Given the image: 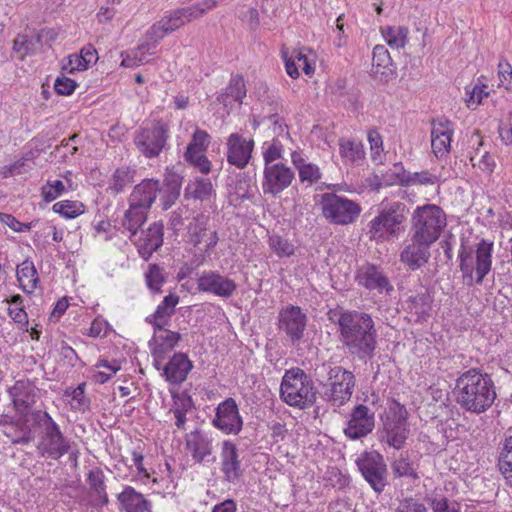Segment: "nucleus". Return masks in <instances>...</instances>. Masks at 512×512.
Instances as JSON below:
<instances>
[{"instance_id": "nucleus-29", "label": "nucleus", "mask_w": 512, "mask_h": 512, "mask_svg": "<svg viewBox=\"0 0 512 512\" xmlns=\"http://www.w3.org/2000/svg\"><path fill=\"white\" fill-rule=\"evenodd\" d=\"M185 445L192 458L199 463L203 462L213 451L212 437L202 430H195L186 434Z\"/></svg>"}, {"instance_id": "nucleus-53", "label": "nucleus", "mask_w": 512, "mask_h": 512, "mask_svg": "<svg viewBox=\"0 0 512 512\" xmlns=\"http://www.w3.org/2000/svg\"><path fill=\"white\" fill-rule=\"evenodd\" d=\"M269 246L279 257L290 256L294 253L293 244L278 235L270 236Z\"/></svg>"}, {"instance_id": "nucleus-51", "label": "nucleus", "mask_w": 512, "mask_h": 512, "mask_svg": "<svg viewBox=\"0 0 512 512\" xmlns=\"http://www.w3.org/2000/svg\"><path fill=\"white\" fill-rule=\"evenodd\" d=\"M96 367H104L109 370V372L97 371L93 374L94 381L100 384H104L107 381H109L112 378V376L121 369L119 362H117L116 360L112 362H109L107 360H100Z\"/></svg>"}, {"instance_id": "nucleus-30", "label": "nucleus", "mask_w": 512, "mask_h": 512, "mask_svg": "<svg viewBox=\"0 0 512 512\" xmlns=\"http://www.w3.org/2000/svg\"><path fill=\"white\" fill-rule=\"evenodd\" d=\"M159 334L154 337L155 345L152 349L154 366L157 370L161 369L166 356L177 346L181 340V334L162 328L158 330Z\"/></svg>"}, {"instance_id": "nucleus-5", "label": "nucleus", "mask_w": 512, "mask_h": 512, "mask_svg": "<svg viewBox=\"0 0 512 512\" xmlns=\"http://www.w3.org/2000/svg\"><path fill=\"white\" fill-rule=\"evenodd\" d=\"M280 396L288 405L303 409L314 404L316 390L310 376L296 367L285 372L280 386Z\"/></svg>"}, {"instance_id": "nucleus-9", "label": "nucleus", "mask_w": 512, "mask_h": 512, "mask_svg": "<svg viewBox=\"0 0 512 512\" xmlns=\"http://www.w3.org/2000/svg\"><path fill=\"white\" fill-rule=\"evenodd\" d=\"M408 411L397 401H393L383 419L381 439L394 449H401L408 438Z\"/></svg>"}, {"instance_id": "nucleus-56", "label": "nucleus", "mask_w": 512, "mask_h": 512, "mask_svg": "<svg viewBox=\"0 0 512 512\" xmlns=\"http://www.w3.org/2000/svg\"><path fill=\"white\" fill-rule=\"evenodd\" d=\"M66 397H71L70 405L72 408L81 410L85 408L88 404L85 398V384H79L76 388L71 391L67 390L65 392Z\"/></svg>"}, {"instance_id": "nucleus-33", "label": "nucleus", "mask_w": 512, "mask_h": 512, "mask_svg": "<svg viewBox=\"0 0 512 512\" xmlns=\"http://www.w3.org/2000/svg\"><path fill=\"white\" fill-rule=\"evenodd\" d=\"M395 67L389 51L384 45H376L372 53V72L380 76L381 81H388L394 76Z\"/></svg>"}, {"instance_id": "nucleus-36", "label": "nucleus", "mask_w": 512, "mask_h": 512, "mask_svg": "<svg viewBox=\"0 0 512 512\" xmlns=\"http://www.w3.org/2000/svg\"><path fill=\"white\" fill-rule=\"evenodd\" d=\"M87 482L91 491L92 505L102 507L109 503L104 483V473L101 469L95 468L89 471Z\"/></svg>"}, {"instance_id": "nucleus-63", "label": "nucleus", "mask_w": 512, "mask_h": 512, "mask_svg": "<svg viewBox=\"0 0 512 512\" xmlns=\"http://www.w3.org/2000/svg\"><path fill=\"white\" fill-rule=\"evenodd\" d=\"M368 141L370 144L371 156L373 160L380 158L383 152V139L382 136L376 130H370L368 132Z\"/></svg>"}, {"instance_id": "nucleus-55", "label": "nucleus", "mask_w": 512, "mask_h": 512, "mask_svg": "<svg viewBox=\"0 0 512 512\" xmlns=\"http://www.w3.org/2000/svg\"><path fill=\"white\" fill-rule=\"evenodd\" d=\"M392 469L396 476L418 479V474L407 457L401 456L399 459L395 460L392 464Z\"/></svg>"}, {"instance_id": "nucleus-26", "label": "nucleus", "mask_w": 512, "mask_h": 512, "mask_svg": "<svg viewBox=\"0 0 512 512\" xmlns=\"http://www.w3.org/2000/svg\"><path fill=\"white\" fill-rule=\"evenodd\" d=\"M453 133V124L449 120L437 119L432 122L431 146L437 158L449 153Z\"/></svg>"}, {"instance_id": "nucleus-34", "label": "nucleus", "mask_w": 512, "mask_h": 512, "mask_svg": "<svg viewBox=\"0 0 512 512\" xmlns=\"http://www.w3.org/2000/svg\"><path fill=\"white\" fill-rule=\"evenodd\" d=\"M182 178L175 174H167L160 183V202L163 210H168L178 200L181 192Z\"/></svg>"}, {"instance_id": "nucleus-14", "label": "nucleus", "mask_w": 512, "mask_h": 512, "mask_svg": "<svg viewBox=\"0 0 512 512\" xmlns=\"http://www.w3.org/2000/svg\"><path fill=\"white\" fill-rule=\"evenodd\" d=\"M307 325V316L299 306L286 305L278 315V327L283 331L291 343L300 342L304 336Z\"/></svg>"}, {"instance_id": "nucleus-64", "label": "nucleus", "mask_w": 512, "mask_h": 512, "mask_svg": "<svg viewBox=\"0 0 512 512\" xmlns=\"http://www.w3.org/2000/svg\"><path fill=\"white\" fill-rule=\"evenodd\" d=\"M189 216V209L186 206H180L171 213L169 225L172 230L177 232L184 225V220Z\"/></svg>"}, {"instance_id": "nucleus-49", "label": "nucleus", "mask_w": 512, "mask_h": 512, "mask_svg": "<svg viewBox=\"0 0 512 512\" xmlns=\"http://www.w3.org/2000/svg\"><path fill=\"white\" fill-rule=\"evenodd\" d=\"M66 190V186L63 181L55 179H48L46 184L41 188V195L45 202H52L61 196Z\"/></svg>"}, {"instance_id": "nucleus-48", "label": "nucleus", "mask_w": 512, "mask_h": 512, "mask_svg": "<svg viewBox=\"0 0 512 512\" xmlns=\"http://www.w3.org/2000/svg\"><path fill=\"white\" fill-rule=\"evenodd\" d=\"M209 142L210 135L205 130L197 128L192 135V139L188 144L184 155L205 152L209 145Z\"/></svg>"}, {"instance_id": "nucleus-4", "label": "nucleus", "mask_w": 512, "mask_h": 512, "mask_svg": "<svg viewBox=\"0 0 512 512\" xmlns=\"http://www.w3.org/2000/svg\"><path fill=\"white\" fill-rule=\"evenodd\" d=\"M326 377L320 382L322 398L333 407L345 405L352 397L356 378L352 371L340 365H323Z\"/></svg>"}, {"instance_id": "nucleus-27", "label": "nucleus", "mask_w": 512, "mask_h": 512, "mask_svg": "<svg viewBox=\"0 0 512 512\" xmlns=\"http://www.w3.org/2000/svg\"><path fill=\"white\" fill-rule=\"evenodd\" d=\"M193 368V363L185 353H175L170 360L161 365L163 376L171 384H181L184 382Z\"/></svg>"}, {"instance_id": "nucleus-16", "label": "nucleus", "mask_w": 512, "mask_h": 512, "mask_svg": "<svg viewBox=\"0 0 512 512\" xmlns=\"http://www.w3.org/2000/svg\"><path fill=\"white\" fill-rule=\"evenodd\" d=\"M212 424L225 434L237 435L241 431L243 420L233 398H227L218 404Z\"/></svg>"}, {"instance_id": "nucleus-62", "label": "nucleus", "mask_w": 512, "mask_h": 512, "mask_svg": "<svg viewBox=\"0 0 512 512\" xmlns=\"http://www.w3.org/2000/svg\"><path fill=\"white\" fill-rule=\"evenodd\" d=\"M146 41L139 44L137 48L131 50L132 52H138L137 56H140L142 59V64L148 62L147 56H152L155 54V50L159 41L155 39H149L146 35Z\"/></svg>"}, {"instance_id": "nucleus-23", "label": "nucleus", "mask_w": 512, "mask_h": 512, "mask_svg": "<svg viewBox=\"0 0 512 512\" xmlns=\"http://www.w3.org/2000/svg\"><path fill=\"white\" fill-rule=\"evenodd\" d=\"M220 460L224 479L231 484L238 483L243 475V469L235 443L230 440L222 442Z\"/></svg>"}, {"instance_id": "nucleus-59", "label": "nucleus", "mask_w": 512, "mask_h": 512, "mask_svg": "<svg viewBox=\"0 0 512 512\" xmlns=\"http://www.w3.org/2000/svg\"><path fill=\"white\" fill-rule=\"evenodd\" d=\"M206 230V220L204 217H196L189 224L190 242L197 246L201 243L202 233Z\"/></svg>"}, {"instance_id": "nucleus-21", "label": "nucleus", "mask_w": 512, "mask_h": 512, "mask_svg": "<svg viewBox=\"0 0 512 512\" xmlns=\"http://www.w3.org/2000/svg\"><path fill=\"white\" fill-rule=\"evenodd\" d=\"M227 162L238 169L245 168L254 149V140L246 139L239 133H232L227 139Z\"/></svg>"}, {"instance_id": "nucleus-19", "label": "nucleus", "mask_w": 512, "mask_h": 512, "mask_svg": "<svg viewBox=\"0 0 512 512\" xmlns=\"http://www.w3.org/2000/svg\"><path fill=\"white\" fill-rule=\"evenodd\" d=\"M294 177L295 174L292 169L281 162L265 167L262 183L263 193L273 196L281 193L291 185Z\"/></svg>"}, {"instance_id": "nucleus-18", "label": "nucleus", "mask_w": 512, "mask_h": 512, "mask_svg": "<svg viewBox=\"0 0 512 512\" xmlns=\"http://www.w3.org/2000/svg\"><path fill=\"white\" fill-rule=\"evenodd\" d=\"M409 236L410 238L406 241L400 252V262L408 267V269L415 271L429 262L432 244L411 235Z\"/></svg>"}, {"instance_id": "nucleus-28", "label": "nucleus", "mask_w": 512, "mask_h": 512, "mask_svg": "<svg viewBox=\"0 0 512 512\" xmlns=\"http://www.w3.org/2000/svg\"><path fill=\"white\" fill-rule=\"evenodd\" d=\"M159 190L160 182L158 180L144 179L134 187L129 196V204L148 212L155 202Z\"/></svg>"}, {"instance_id": "nucleus-20", "label": "nucleus", "mask_w": 512, "mask_h": 512, "mask_svg": "<svg viewBox=\"0 0 512 512\" xmlns=\"http://www.w3.org/2000/svg\"><path fill=\"white\" fill-rule=\"evenodd\" d=\"M198 290L228 299L237 289L234 280L217 271H204L197 280Z\"/></svg>"}, {"instance_id": "nucleus-44", "label": "nucleus", "mask_w": 512, "mask_h": 512, "mask_svg": "<svg viewBox=\"0 0 512 512\" xmlns=\"http://www.w3.org/2000/svg\"><path fill=\"white\" fill-rule=\"evenodd\" d=\"M214 194V188L209 179L197 178L186 187V196L205 201Z\"/></svg>"}, {"instance_id": "nucleus-11", "label": "nucleus", "mask_w": 512, "mask_h": 512, "mask_svg": "<svg viewBox=\"0 0 512 512\" xmlns=\"http://www.w3.org/2000/svg\"><path fill=\"white\" fill-rule=\"evenodd\" d=\"M323 216L333 224L347 225L354 222L361 212L358 203L334 193L322 195Z\"/></svg>"}, {"instance_id": "nucleus-8", "label": "nucleus", "mask_w": 512, "mask_h": 512, "mask_svg": "<svg viewBox=\"0 0 512 512\" xmlns=\"http://www.w3.org/2000/svg\"><path fill=\"white\" fill-rule=\"evenodd\" d=\"M446 226V216L443 210L432 204L417 207L411 219L409 235L434 244Z\"/></svg>"}, {"instance_id": "nucleus-25", "label": "nucleus", "mask_w": 512, "mask_h": 512, "mask_svg": "<svg viewBox=\"0 0 512 512\" xmlns=\"http://www.w3.org/2000/svg\"><path fill=\"white\" fill-rule=\"evenodd\" d=\"M131 241L138 247L140 256L148 260L152 254L162 246L163 243V224L154 222L147 230H142L140 235Z\"/></svg>"}, {"instance_id": "nucleus-45", "label": "nucleus", "mask_w": 512, "mask_h": 512, "mask_svg": "<svg viewBox=\"0 0 512 512\" xmlns=\"http://www.w3.org/2000/svg\"><path fill=\"white\" fill-rule=\"evenodd\" d=\"M439 181L438 176L432 174L430 171L425 170L421 172H403L399 176V183L402 186L414 185H434Z\"/></svg>"}, {"instance_id": "nucleus-52", "label": "nucleus", "mask_w": 512, "mask_h": 512, "mask_svg": "<svg viewBox=\"0 0 512 512\" xmlns=\"http://www.w3.org/2000/svg\"><path fill=\"white\" fill-rule=\"evenodd\" d=\"M470 162L473 167H478L480 170L486 173H491L495 167L494 159L489 154V152L484 151L483 153H480L479 149H477L475 153L471 155Z\"/></svg>"}, {"instance_id": "nucleus-41", "label": "nucleus", "mask_w": 512, "mask_h": 512, "mask_svg": "<svg viewBox=\"0 0 512 512\" xmlns=\"http://www.w3.org/2000/svg\"><path fill=\"white\" fill-rule=\"evenodd\" d=\"M381 34L392 49L404 48L408 41L409 29L406 26H385Z\"/></svg>"}, {"instance_id": "nucleus-24", "label": "nucleus", "mask_w": 512, "mask_h": 512, "mask_svg": "<svg viewBox=\"0 0 512 512\" xmlns=\"http://www.w3.org/2000/svg\"><path fill=\"white\" fill-rule=\"evenodd\" d=\"M356 281L360 286L368 290H376L378 293H389L393 290L383 270L374 264L366 263L360 266L356 273Z\"/></svg>"}, {"instance_id": "nucleus-50", "label": "nucleus", "mask_w": 512, "mask_h": 512, "mask_svg": "<svg viewBox=\"0 0 512 512\" xmlns=\"http://www.w3.org/2000/svg\"><path fill=\"white\" fill-rule=\"evenodd\" d=\"M146 284L153 293H159L165 283L163 270L157 265H149L145 274Z\"/></svg>"}, {"instance_id": "nucleus-37", "label": "nucleus", "mask_w": 512, "mask_h": 512, "mask_svg": "<svg viewBox=\"0 0 512 512\" xmlns=\"http://www.w3.org/2000/svg\"><path fill=\"white\" fill-rule=\"evenodd\" d=\"M16 276L23 292L27 294H31L39 283L37 270L30 260H25L17 266Z\"/></svg>"}, {"instance_id": "nucleus-38", "label": "nucleus", "mask_w": 512, "mask_h": 512, "mask_svg": "<svg viewBox=\"0 0 512 512\" xmlns=\"http://www.w3.org/2000/svg\"><path fill=\"white\" fill-rule=\"evenodd\" d=\"M246 96V87L241 75L232 76L226 91L217 97V101L224 106L231 105L233 101L242 103Z\"/></svg>"}, {"instance_id": "nucleus-58", "label": "nucleus", "mask_w": 512, "mask_h": 512, "mask_svg": "<svg viewBox=\"0 0 512 512\" xmlns=\"http://www.w3.org/2000/svg\"><path fill=\"white\" fill-rule=\"evenodd\" d=\"M498 78L499 87H503L506 90H512V67L506 60H501L498 63Z\"/></svg>"}, {"instance_id": "nucleus-57", "label": "nucleus", "mask_w": 512, "mask_h": 512, "mask_svg": "<svg viewBox=\"0 0 512 512\" xmlns=\"http://www.w3.org/2000/svg\"><path fill=\"white\" fill-rule=\"evenodd\" d=\"M486 89V85H474L471 89L466 88V94L468 95L466 99L467 106L472 109L477 107L484 97H488L489 92Z\"/></svg>"}, {"instance_id": "nucleus-17", "label": "nucleus", "mask_w": 512, "mask_h": 512, "mask_svg": "<svg viewBox=\"0 0 512 512\" xmlns=\"http://www.w3.org/2000/svg\"><path fill=\"white\" fill-rule=\"evenodd\" d=\"M375 427V413L363 404L356 405L344 429V434L352 440H358L370 434Z\"/></svg>"}, {"instance_id": "nucleus-46", "label": "nucleus", "mask_w": 512, "mask_h": 512, "mask_svg": "<svg viewBox=\"0 0 512 512\" xmlns=\"http://www.w3.org/2000/svg\"><path fill=\"white\" fill-rule=\"evenodd\" d=\"M14 50L23 59L27 55H31L39 51L42 46L36 35L28 37L27 35L18 36L14 41Z\"/></svg>"}, {"instance_id": "nucleus-13", "label": "nucleus", "mask_w": 512, "mask_h": 512, "mask_svg": "<svg viewBox=\"0 0 512 512\" xmlns=\"http://www.w3.org/2000/svg\"><path fill=\"white\" fill-rule=\"evenodd\" d=\"M356 464L364 479L375 492H382L386 486L387 466L383 456L377 451L364 452Z\"/></svg>"}, {"instance_id": "nucleus-54", "label": "nucleus", "mask_w": 512, "mask_h": 512, "mask_svg": "<svg viewBox=\"0 0 512 512\" xmlns=\"http://www.w3.org/2000/svg\"><path fill=\"white\" fill-rule=\"evenodd\" d=\"M283 145L279 140L273 139L269 146L263 151L265 167L273 166L283 156Z\"/></svg>"}, {"instance_id": "nucleus-12", "label": "nucleus", "mask_w": 512, "mask_h": 512, "mask_svg": "<svg viewBox=\"0 0 512 512\" xmlns=\"http://www.w3.org/2000/svg\"><path fill=\"white\" fill-rule=\"evenodd\" d=\"M13 407L19 416H25L26 421H32L35 414H45V411L34 406L40 399V390L28 379H21L8 390Z\"/></svg>"}, {"instance_id": "nucleus-22", "label": "nucleus", "mask_w": 512, "mask_h": 512, "mask_svg": "<svg viewBox=\"0 0 512 512\" xmlns=\"http://www.w3.org/2000/svg\"><path fill=\"white\" fill-rule=\"evenodd\" d=\"M281 57L285 63L287 74L296 79L299 77L298 67H301L306 75L314 73V58L315 56L310 50L305 48L293 49L290 53L285 47L281 49Z\"/></svg>"}, {"instance_id": "nucleus-40", "label": "nucleus", "mask_w": 512, "mask_h": 512, "mask_svg": "<svg viewBox=\"0 0 512 512\" xmlns=\"http://www.w3.org/2000/svg\"><path fill=\"white\" fill-rule=\"evenodd\" d=\"M148 212L129 204V209L125 211L122 219V227L129 232L130 240L138 234L139 228L145 223Z\"/></svg>"}, {"instance_id": "nucleus-61", "label": "nucleus", "mask_w": 512, "mask_h": 512, "mask_svg": "<svg viewBox=\"0 0 512 512\" xmlns=\"http://www.w3.org/2000/svg\"><path fill=\"white\" fill-rule=\"evenodd\" d=\"M185 160L196 167L201 173L208 174L211 171V162L203 152L184 155Z\"/></svg>"}, {"instance_id": "nucleus-39", "label": "nucleus", "mask_w": 512, "mask_h": 512, "mask_svg": "<svg viewBox=\"0 0 512 512\" xmlns=\"http://www.w3.org/2000/svg\"><path fill=\"white\" fill-rule=\"evenodd\" d=\"M291 160L298 170L299 179L302 183L313 185L321 178L319 167L315 164L307 163L298 152L291 154Z\"/></svg>"}, {"instance_id": "nucleus-6", "label": "nucleus", "mask_w": 512, "mask_h": 512, "mask_svg": "<svg viewBox=\"0 0 512 512\" xmlns=\"http://www.w3.org/2000/svg\"><path fill=\"white\" fill-rule=\"evenodd\" d=\"M32 425L40 429L38 452L43 457L58 460L70 450V440L60 430L59 425L48 414H35Z\"/></svg>"}, {"instance_id": "nucleus-15", "label": "nucleus", "mask_w": 512, "mask_h": 512, "mask_svg": "<svg viewBox=\"0 0 512 512\" xmlns=\"http://www.w3.org/2000/svg\"><path fill=\"white\" fill-rule=\"evenodd\" d=\"M193 10L188 7L171 10L165 13V15L156 23H154L146 32V36L149 39H155L160 41L167 34L179 29L186 23L193 20Z\"/></svg>"}, {"instance_id": "nucleus-32", "label": "nucleus", "mask_w": 512, "mask_h": 512, "mask_svg": "<svg viewBox=\"0 0 512 512\" xmlns=\"http://www.w3.org/2000/svg\"><path fill=\"white\" fill-rule=\"evenodd\" d=\"M120 509L124 512H152V503L131 486H126L117 495Z\"/></svg>"}, {"instance_id": "nucleus-47", "label": "nucleus", "mask_w": 512, "mask_h": 512, "mask_svg": "<svg viewBox=\"0 0 512 512\" xmlns=\"http://www.w3.org/2000/svg\"><path fill=\"white\" fill-rule=\"evenodd\" d=\"M52 209L67 219H73L84 213L85 206L79 201L63 200L55 203Z\"/></svg>"}, {"instance_id": "nucleus-60", "label": "nucleus", "mask_w": 512, "mask_h": 512, "mask_svg": "<svg viewBox=\"0 0 512 512\" xmlns=\"http://www.w3.org/2000/svg\"><path fill=\"white\" fill-rule=\"evenodd\" d=\"M393 512H427V508L420 500L407 497L399 502Z\"/></svg>"}, {"instance_id": "nucleus-35", "label": "nucleus", "mask_w": 512, "mask_h": 512, "mask_svg": "<svg viewBox=\"0 0 512 512\" xmlns=\"http://www.w3.org/2000/svg\"><path fill=\"white\" fill-rule=\"evenodd\" d=\"M179 299V296L176 294L165 296L162 302L157 306L155 312L147 317V322L152 324L155 330H162L168 323L170 317L174 314Z\"/></svg>"}, {"instance_id": "nucleus-2", "label": "nucleus", "mask_w": 512, "mask_h": 512, "mask_svg": "<svg viewBox=\"0 0 512 512\" xmlns=\"http://www.w3.org/2000/svg\"><path fill=\"white\" fill-rule=\"evenodd\" d=\"M456 401L464 410L481 414L487 411L496 399V389L491 376L471 368L456 380Z\"/></svg>"}, {"instance_id": "nucleus-10", "label": "nucleus", "mask_w": 512, "mask_h": 512, "mask_svg": "<svg viewBox=\"0 0 512 512\" xmlns=\"http://www.w3.org/2000/svg\"><path fill=\"white\" fill-rule=\"evenodd\" d=\"M169 128L162 120L154 121L150 126L140 128L135 132L134 143L140 153L147 158L159 156L165 148Z\"/></svg>"}, {"instance_id": "nucleus-31", "label": "nucleus", "mask_w": 512, "mask_h": 512, "mask_svg": "<svg viewBox=\"0 0 512 512\" xmlns=\"http://www.w3.org/2000/svg\"><path fill=\"white\" fill-rule=\"evenodd\" d=\"M2 432L13 444L27 445L33 440L32 421H26L25 416L17 420L1 421Z\"/></svg>"}, {"instance_id": "nucleus-43", "label": "nucleus", "mask_w": 512, "mask_h": 512, "mask_svg": "<svg viewBox=\"0 0 512 512\" xmlns=\"http://www.w3.org/2000/svg\"><path fill=\"white\" fill-rule=\"evenodd\" d=\"M135 173L136 171L129 166L117 168L112 175L109 189L115 194L123 192L127 186L134 182Z\"/></svg>"}, {"instance_id": "nucleus-3", "label": "nucleus", "mask_w": 512, "mask_h": 512, "mask_svg": "<svg viewBox=\"0 0 512 512\" xmlns=\"http://www.w3.org/2000/svg\"><path fill=\"white\" fill-rule=\"evenodd\" d=\"M493 242L482 239L473 250L462 246L459 252L460 271L463 274V283L467 286L482 284L492 266Z\"/></svg>"}, {"instance_id": "nucleus-7", "label": "nucleus", "mask_w": 512, "mask_h": 512, "mask_svg": "<svg viewBox=\"0 0 512 512\" xmlns=\"http://www.w3.org/2000/svg\"><path fill=\"white\" fill-rule=\"evenodd\" d=\"M407 207L404 203L395 201L382 202L378 215L369 223L370 239L384 241L399 234L401 225L406 220Z\"/></svg>"}, {"instance_id": "nucleus-1", "label": "nucleus", "mask_w": 512, "mask_h": 512, "mask_svg": "<svg viewBox=\"0 0 512 512\" xmlns=\"http://www.w3.org/2000/svg\"><path fill=\"white\" fill-rule=\"evenodd\" d=\"M337 324L340 341L351 355L363 361L374 357L377 331L371 315L359 311H344L340 313Z\"/></svg>"}, {"instance_id": "nucleus-42", "label": "nucleus", "mask_w": 512, "mask_h": 512, "mask_svg": "<svg viewBox=\"0 0 512 512\" xmlns=\"http://www.w3.org/2000/svg\"><path fill=\"white\" fill-rule=\"evenodd\" d=\"M339 152L346 163H355L364 158L365 152L359 141L341 138L339 140Z\"/></svg>"}]
</instances>
